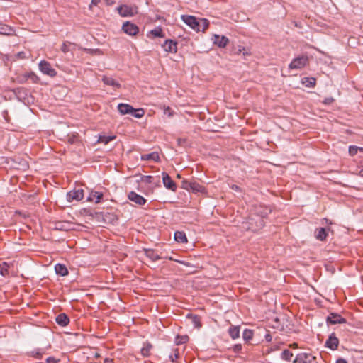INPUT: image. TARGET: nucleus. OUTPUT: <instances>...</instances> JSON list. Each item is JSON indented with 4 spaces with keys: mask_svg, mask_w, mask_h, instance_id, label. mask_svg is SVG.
<instances>
[{
    "mask_svg": "<svg viewBox=\"0 0 363 363\" xmlns=\"http://www.w3.org/2000/svg\"><path fill=\"white\" fill-rule=\"evenodd\" d=\"M181 18L186 25L197 32H204L209 26V21L206 18L198 19L195 16L188 15H182Z\"/></svg>",
    "mask_w": 363,
    "mask_h": 363,
    "instance_id": "1",
    "label": "nucleus"
},
{
    "mask_svg": "<svg viewBox=\"0 0 363 363\" xmlns=\"http://www.w3.org/2000/svg\"><path fill=\"white\" fill-rule=\"evenodd\" d=\"M263 215L257 216L255 218L251 217L246 223H242V228L257 231L264 225Z\"/></svg>",
    "mask_w": 363,
    "mask_h": 363,
    "instance_id": "2",
    "label": "nucleus"
},
{
    "mask_svg": "<svg viewBox=\"0 0 363 363\" xmlns=\"http://www.w3.org/2000/svg\"><path fill=\"white\" fill-rule=\"evenodd\" d=\"M294 363H318L316 357L310 353H300L296 355Z\"/></svg>",
    "mask_w": 363,
    "mask_h": 363,
    "instance_id": "3",
    "label": "nucleus"
},
{
    "mask_svg": "<svg viewBox=\"0 0 363 363\" xmlns=\"http://www.w3.org/2000/svg\"><path fill=\"white\" fill-rule=\"evenodd\" d=\"M308 62V57L301 56L293 60L289 64V68L291 69H300L304 67Z\"/></svg>",
    "mask_w": 363,
    "mask_h": 363,
    "instance_id": "4",
    "label": "nucleus"
},
{
    "mask_svg": "<svg viewBox=\"0 0 363 363\" xmlns=\"http://www.w3.org/2000/svg\"><path fill=\"white\" fill-rule=\"evenodd\" d=\"M39 69L44 74L50 77H55L57 74V72L53 69L50 64L45 61L42 60L39 63Z\"/></svg>",
    "mask_w": 363,
    "mask_h": 363,
    "instance_id": "5",
    "label": "nucleus"
},
{
    "mask_svg": "<svg viewBox=\"0 0 363 363\" xmlns=\"http://www.w3.org/2000/svg\"><path fill=\"white\" fill-rule=\"evenodd\" d=\"M66 197L68 202H72L74 200L79 201L84 197V191L82 189H74L69 191Z\"/></svg>",
    "mask_w": 363,
    "mask_h": 363,
    "instance_id": "6",
    "label": "nucleus"
},
{
    "mask_svg": "<svg viewBox=\"0 0 363 363\" xmlns=\"http://www.w3.org/2000/svg\"><path fill=\"white\" fill-rule=\"evenodd\" d=\"M118 13L123 17L133 16L137 13L136 8H133L127 5H122L117 8Z\"/></svg>",
    "mask_w": 363,
    "mask_h": 363,
    "instance_id": "7",
    "label": "nucleus"
},
{
    "mask_svg": "<svg viewBox=\"0 0 363 363\" xmlns=\"http://www.w3.org/2000/svg\"><path fill=\"white\" fill-rule=\"evenodd\" d=\"M326 322L328 324L334 325L346 323L347 320L338 313H330L326 318Z\"/></svg>",
    "mask_w": 363,
    "mask_h": 363,
    "instance_id": "8",
    "label": "nucleus"
},
{
    "mask_svg": "<svg viewBox=\"0 0 363 363\" xmlns=\"http://www.w3.org/2000/svg\"><path fill=\"white\" fill-rule=\"evenodd\" d=\"M122 30L124 33L129 35H135L139 32L138 27L129 21H127L123 23L122 26Z\"/></svg>",
    "mask_w": 363,
    "mask_h": 363,
    "instance_id": "9",
    "label": "nucleus"
},
{
    "mask_svg": "<svg viewBox=\"0 0 363 363\" xmlns=\"http://www.w3.org/2000/svg\"><path fill=\"white\" fill-rule=\"evenodd\" d=\"M162 181L164 186L172 191H175L177 189V185L175 182L171 179L168 174L162 173Z\"/></svg>",
    "mask_w": 363,
    "mask_h": 363,
    "instance_id": "10",
    "label": "nucleus"
},
{
    "mask_svg": "<svg viewBox=\"0 0 363 363\" xmlns=\"http://www.w3.org/2000/svg\"><path fill=\"white\" fill-rule=\"evenodd\" d=\"M339 345V340L334 333H331L325 342V347L333 350H337Z\"/></svg>",
    "mask_w": 363,
    "mask_h": 363,
    "instance_id": "11",
    "label": "nucleus"
},
{
    "mask_svg": "<svg viewBox=\"0 0 363 363\" xmlns=\"http://www.w3.org/2000/svg\"><path fill=\"white\" fill-rule=\"evenodd\" d=\"M128 199L138 205L143 206L147 202L146 199L141 195L138 194L135 191H130L128 195Z\"/></svg>",
    "mask_w": 363,
    "mask_h": 363,
    "instance_id": "12",
    "label": "nucleus"
},
{
    "mask_svg": "<svg viewBox=\"0 0 363 363\" xmlns=\"http://www.w3.org/2000/svg\"><path fill=\"white\" fill-rule=\"evenodd\" d=\"M213 43L217 45L220 48H225L229 42V40L225 36H220L218 35H214L213 38Z\"/></svg>",
    "mask_w": 363,
    "mask_h": 363,
    "instance_id": "13",
    "label": "nucleus"
},
{
    "mask_svg": "<svg viewBox=\"0 0 363 363\" xmlns=\"http://www.w3.org/2000/svg\"><path fill=\"white\" fill-rule=\"evenodd\" d=\"M162 47L166 52H176L177 50V43L172 40H166Z\"/></svg>",
    "mask_w": 363,
    "mask_h": 363,
    "instance_id": "14",
    "label": "nucleus"
},
{
    "mask_svg": "<svg viewBox=\"0 0 363 363\" xmlns=\"http://www.w3.org/2000/svg\"><path fill=\"white\" fill-rule=\"evenodd\" d=\"M118 110L122 115H125L133 114V111H135V108L127 104H119L118 105Z\"/></svg>",
    "mask_w": 363,
    "mask_h": 363,
    "instance_id": "15",
    "label": "nucleus"
},
{
    "mask_svg": "<svg viewBox=\"0 0 363 363\" xmlns=\"http://www.w3.org/2000/svg\"><path fill=\"white\" fill-rule=\"evenodd\" d=\"M145 256L149 258L151 261H157L162 257L152 249H144Z\"/></svg>",
    "mask_w": 363,
    "mask_h": 363,
    "instance_id": "16",
    "label": "nucleus"
},
{
    "mask_svg": "<svg viewBox=\"0 0 363 363\" xmlns=\"http://www.w3.org/2000/svg\"><path fill=\"white\" fill-rule=\"evenodd\" d=\"M56 323L60 326H66L69 323V318L65 313H60L55 318Z\"/></svg>",
    "mask_w": 363,
    "mask_h": 363,
    "instance_id": "17",
    "label": "nucleus"
},
{
    "mask_svg": "<svg viewBox=\"0 0 363 363\" xmlns=\"http://www.w3.org/2000/svg\"><path fill=\"white\" fill-rule=\"evenodd\" d=\"M55 271L57 274H59L60 276H66L68 274V270L65 265L62 264H57L55 266Z\"/></svg>",
    "mask_w": 363,
    "mask_h": 363,
    "instance_id": "18",
    "label": "nucleus"
},
{
    "mask_svg": "<svg viewBox=\"0 0 363 363\" xmlns=\"http://www.w3.org/2000/svg\"><path fill=\"white\" fill-rule=\"evenodd\" d=\"M141 160L158 162L160 160V156L157 152H153L149 154L143 155L141 156Z\"/></svg>",
    "mask_w": 363,
    "mask_h": 363,
    "instance_id": "19",
    "label": "nucleus"
},
{
    "mask_svg": "<svg viewBox=\"0 0 363 363\" xmlns=\"http://www.w3.org/2000/svg\"><path fill=\"white\" fill-rule=\"evenodd\" d=\"M103 197V194L98 191H91L87 199L88 201H94L96 203L100 202L101 198Z\"/></svg>",
    "mask_w": 363,
    "mask_h": 363,
    "instance_id": "20",
    "label": "nucleus"
},
{
    "mask_svg": "<svg viewBox=\"0 0 363 363\" xmlns=\"http://www.w3.org/2000/svg\"><path fill=\"white\" fill-rule=\"evenodd\" d=\"M174 240L179 243L187 242V238L186 234L182 231H176L174 233Z\"/></svg>",
    "mask_w": 363,
    "mask_h": 363,
    "instance_id": "21",
    "label": "nucleus"
},
{
    "mask_svg": "<svg viewBox=\"0 0 363 363\" xmlns=\"http://www.w3.org/2000/svg\"><path fill=\"white\" fill-rule=\"evenodd\" d=\"M102 80H103L104 83L106 85L112 86L114 88H120L121 87V84L118 82L114 80L112 77H104Z\"/></svg>",
    "mask_w": 363,
    "mask_h": 363,
    "instance_id": "22",
    "label": "nucleus"
},
{
    "mask_svg": "<svg viewBox=\"0 0 363 363\" xmlns=\"http://www.w3.org/2000/svg\"><path fill=\"white\" fill-rule=\"evenodd\" d=\"M190 191L193 193H204L205 187L196 182H192Z\"/></svg>",
    "mask_w": 363,
    "mask_h": 363,
    "instance_id": "23",
    "label": "nucleus"
},
{
    "mask_svg": "<svg viewBox=\"0 0 363 363\" xmlns=\"http://www.w3.org/2000/svg\"><path fill=\"white\" fill-rule=\"evenodd\" d=\"M327 232L324 228H320L316 230L315 231V238L319 240H324L327 237Z\"/></svg>",
    "mask_w": 363,
    "mask_h": 363,
    "instance_id": "24",
    "label": "nucleus"
},
{
    "mask_svg": "<svg viewBox=\"0 0 363 363\" xmlns=\"http://www.w3.org/2000/svg\"><path fill=\"white\" fill-rule=\"evenodd\" d=\"M301 82L306 87H313L315 84L316 79L314 77H303Z\"/></svg>",
    "mask_w": 363,
    "mask_h": 363,
    "instance_id": "25",
    "label": "nucleus"
},
{
    "mask_svg": "<svg viewBox=\"0 0 363 363\" xmlns=\"http://www.w3.org/2000/svg\"><path fill=\"white\" fill-rule=\"evenodd\" d=\"M229 335L233 339H236L240 336V326H232L228 330Z\"/></svg>",
    "mask_w": 363,
    "mask_h": 363,
    "instance_id": "26",
    "label": "nucleus"
},
{
    "mask_svg": "<svg viewBox=\"0 0 363 363\" xmlns=\"http://www.w3.org/2000/svg\"><path fill=\"white\" fill-rule=\"evenodd\" d=\"M152 348V345L149 343L146 342L143 345V347L141 348V354L143 357H148L150 354V350Z\"/></svg>",
    "mask_w": 363,
    "mask_h": 363,
    "instance_id": "27",
    "label": "nucleus"
},
{
    "mask_svg": "<svg viewBox=\"0 0 363 363\" xmlns=\"http://www.w3.org/2000/svg\"><path fill=\"white\" fill-rule=\"evenodd\" d=\"M13 30L11 27L6 25H0V34L10 35L13 33Z\"/></svg>",
    "mask_w": 363,
    "mask_h": 363,
    "instance_id": "28",
    "label": "nucleus"
},
{
    "mask_svg": "<svg viewBox=\"0 0 363 363\" xmlns=\"http://www.w3.org/2000/svg\"><path fill=\"white\" fill-rule=\"evenodd\" d=\"M358 151L363 152V147H357L355 145H351L349 147V154L351 156L355 155Z\"/></svg>",
    "mask_w": 363,
    "mask_h": 363,
    "instance_id": "29",
    "label": "nucleus"
},
{
    "mask_svg": "<svg viewBox=\"0 0 363 363\" xmlns=\"http://www.w3.org/2000/svg\"><path fill=\"white\" fill-rule=\"evenodd\" d=\"M115 136H99L98 142L104 144H108L111 140L115 139Z\"/></svg>",
    "mask_w": 363,
    "mask_h": 363,
    "instance_id": "30",
    "label": "nucleus"
},
{
    "mask_svg": "<svg viewBox=\"0 0 363 363\" xmlns=\"http://www.w3.org/2000/svg\"><path fill=\"white\" fill-rule=\"evenodd\" d=\"M189 340L187 335H177L176 337L175 342L177 345H182L186 343Z\"/></svg>",
    "mask_w": 363,
    "mask_h": 363,
    "instance_id": "31",
    "label": "nucleus"
},
{
    "mask_svg": "<svg viewBox=\"0 0 363 363\" xmlns=\"http://www.w3.org/2000/svg\"><path fill=\"white\" fill-rule=\"evenodd\" d=\"M253 332L251 330L245 329L243 331L242 337L245 341H249L252 338Z\"/></svg>",
    "mask_w": 363,
    "mask_h": 363,
    "instance_id": "32",
    "label": "nucleus"
},
{
    "mask_svg": "<svg viewBox=\"0 0 363 363\" xmlns=\"http://www.w3.org/2000/svg\"><path fill=\"white\" fill-rule=\"evenodd\" d=\"M144 113H145V111L143 108H138V109L135 108V111H133V114H131V115L137 118H140L144 116Z\"/></svg>",
    "mask_w": 363,
    "mask_h": 363,
    "instance_id": "33",
    "label": "nucleus"
},
{
    "mask_svg": "<svg viewBox=\"0 0 363 363\" xmlns=\"http://www.w3.org/2000/svg\"><path fill=\"white\" fill-rule=\"evenodd\" d=\"M281 357L283 359H284L287 361H290L291 357H293V354L289 350H284L282 352Z\"/></svg>",
    "mask_w": 363,
    "mask_h": 363,
    "instance_id": "34",
    "label": "nucleus"
},
{
    "mask_svg": "<svg viewBox=\"0 0 363 363\" xmlns=\"http://www.w3.org/2000/svg\"><path fill=\"white\" fill-rule=\"evenodd\" d=\"M192 182L184 179L182 182V188L190 191Z\"/></svg>",
    "mask_w": 363,
    "mask_h": 363,
    "instance_id": "35",
    "label": "nucleus"
},
{
    "mask_svg": "<svg viewBox=\"0 0 363 363\" xmlns=\"http://www.w3.org/2000/svg\"><path fill=\"white\" fill-rule=\"evenodd\" d=\"M150 33L154 36V37H163V35H162V30L160 28H157L154 30H152L150 31Z\"/></svg>",
    "mask_w": 363,
    "mask_h": 363,
    "instance_id": "36",
    "label": "nucleus"
},
{
    "mask_svg": "<svg viewBox=\"0 0 363 363\" xmlns=\"http://www.w3.org/2000/svg\"><path fill=\"white\" fill-rule=\"evenodd\" d=\"M67 223L58 222L55 224V228L57 230H67Z\"/></svg>",
    "mask_w": 363,
    "mask_h": 363,
    "instance_id": "37",
    "label": "nucleus"
},
{
    "mask_svg": "<svg viewBox=\"0 0 363 363\" xmlns=\"http://www.w3.org/2000/svg\"><path fill=\"white\" fill-rule=\"evenodd\" d=\"M72 45L71 43H64L62 45L61 50L63 52L66 53L69 51V46Z\"/></svg>",
    "mask_w": 363,
    "mask_h": 363,
    "instance_id": "38",
    "label": "nucleus"
},
{
    "mask_svg": "<svg viewBox=\"0 0 363 363\" xmlns=\"http://www.w3.org/2000/svg\"><path fill=\"white\" fill-rule=\"evenodd\" d=\"M8 272V265L6 263H4L2 266L0 265V274L5 276Z\"/></svg>",
    "mask_w": 363,
    "mask_h": 363,
    "instance_id": "39",
    "label": "nucleus"
},
{
    "mask_svg": "<svg viewBox=\"0 0 363 363\" xmlns=\"http://www.w3.org/2000/svg\"><path fill=\"white\" fill-rule=\"evenodd\" d=\"M192 323L194 325L196 328L201 327L200 319L198 316H194L192 318Z\"/></svg>",
    "mask_w": 363,
    "mask_h": 363,
    "instance_id": "40",
    "label": "nucleus"
},
{
    "mask_svg": "<svg viewBox=\"0 0 363 363\" xmlns=\"http://www.w3.org/2000/svg\"><path fill=\"white\" fill-rule=\"evenodd\" d=\"M153 177L152 176H150V175H147V176H143L142 177V181L145 182V183H152V180Z\"/></svg>",
    "mask_w": 363,
    "mask_h": 363,
    "instance_id": "41",
    "label": "nucleus"
},
{
    "mask_svg": "<svg viewBox=\"0 0 363 363\" xmlns=\"http://www.w3.org/2000/svg\"><path fill=\"white\" fill-rule=\"evenodd\" d=\"M179 353L178 350L177 349L174 351L173 354L169 355V358L172 359V362H174V359H177L179 357Z\"/></svg>",
    "mask_w": 363,
    "mask_h": 363,
    "instance_id": "42",
    "label": "nucleus"
},
{
    "mask_svg": "<svg viewBox=\"0 0 363 363\" xmlns=\"http://www.w3.org/2000/svg\"><path fill=\"white\" fill-rule=\"evenodd\" d=\"M32 356L35 357L37 358H41L42 353L38 350H34L31 352Z\"/></svg>",
    "mask_w": 363,
    "mask_h": 363,
    "instance_id": "43",
    "label": "nucleus"
},
{
    "mask_svg": "<svg viewBox=\"0 0 363 363\" xmlns=\"http://www.w3.org/2000/svg\"><path fill=\"white\" fill-rule=\"evenodd\" d=\"M334 101L333 98L332 97H328V98H325L323 101V103L326 105H329L331 103H333V101Z\"/></svg>",
    "mask_w": 363,
    "mask_h": 363,
    "instance_id": "44",
    "label": "nucleus"
},
{
    "mask_svg": "<svg viewBox=\"0 0 363 363\" xmlns=\"http://www.w3.org/2000/svg\"><path fill=\"white\" fill-rule=\"evenodd\" d=\"M46 363H58V360H56L54 357H50L46 359Z\"/></svg>",
    "mask_w": 363,
    "mask_h": 363,
    "instance_id": "45",
    "label": "nucleus"
},
{
    "mask_svg": "<svg viewBox=\"0 0 363 363\" xmlns=\"http://www.w3.org/2000/svg\"><path fill=\"white\" fill-rule=\"evenodd\" d=\"M242 349V346L241 345H234L233 347V350L235 352H238L241 350Z\"/></svg>",
    "mask_w": 363,
    "mask_h": 363,
    "instance_id": "46",
    "label": "nucleus"
},
{
    "mask_svg": "<svg viewBox=\"0 0 363 363\" xmlns=\"http://www.w3.org/2000/svg\"><path fill=\"white\" fill-rule=\"evenodd\" d=\"M272 335L269 333H267L266 335H265V340H267V342H271L272 341Z\"/></svg>",
    "mask_w": 363,
    "mask_h": 363,
    "instance_id": "47",
    "label": "nucleus"
},
{
    "mask_svg": "<svg viewBox=\"0 0 363 363\" xmlns=\"http://www.w3.org/2000/svg\"><path fill=\"white\" fill-rule=\"evenodd\" d=\"M336 363H347V362L342 358L337 359Z\"/></svg>",
    "mask_w": 363,
    "mask_h": 363,
    "instance_id": "48",
    "label": "nucleus"
},
{
    "mask_svg": "<svg viewBox=\"0 0 363 363\" xmlns=\"http://www.w3.org/2000/svg\"><path fill=\"white\" fill-rule=\"evenodd\" d=\"M174 261L177 262H179L180 264H184L186 266H188V264H186L185 262L179 260V259H177V258H175V260H174Z\"/></svg>",
    "mask_w": 363,
    "mask_h": 363,
    "instance_id": "49",
    "label": "nucleus"
},
{
    "mask_svg": "<svg viewBox=\"0 0 363 363\" xmlns=\"http://www.w3.org/2000/svg\"><path fill=\"white\" fill-rule=\"evenodd\" d=\"M231 189L235 190V191H239L240 190L239 186H237V185H232Z\"/></svg>",
    "mask_w": 363,
    "mask_h": 363,
    "instance_id": "50",
    "label": "nucleus"
},
{
    "mask_svg": "<svg viewBox=\"0 0 363 363\" xmlns=\"http://www.w3.org/2000/svg\"><path fill=\"white\" fill-rule=\"evenodd\" d=\"M104 363H113V359H108V358H106L104 359Z\"/></svg>",
    "mask_w": 363,
    "mask_h": 363,
    "instance_id": "51",
    "label": "nucleus"
},
{
    "mask_svg": "<svg viewBox=\"0 0 363 363\" xmlns=\"http://www.w3.org/2000/svg\"><path fill=\"white\" fill-rule=\"evenodd\" d=\"M18 56L19 57H21V58H23L25 56H24V52H20L18 53Z\"/></svg>",
    "mask_w": 363,
    "mask_h": 363,
    "instance_id": "52",
    "label": "nucleus"
},
{
    "mask_svg": "<svg viewBox=\"0 0 363 363\" xmlns=\"http://www.w3.org/2000/svg\"><path fill=\"white\" fill-rule=\"evenodd\" d=\"M99 1L100 0H92L91 1V4L96 5L99 2Z\"/></svg>",
    "mask_w": 363,
    "mask_h": 363,
    "instance_id": "53",
    "label": "nucleus"
},
{
    "mask_svg": "<svg viewBox=\"0 0 363 363\" xmlns=\"http://www.w3.org/2000/svg\"><path fill=\"white\" fill-rule=\"evenodd\" d=\"M164 258L172 261L175 260V258H174L173 257H165Z\"/></svg>",
    "mask_w": 363,
    "mask_h": 363,
    "instance_id": "54",
    "label": "nucleus"
}]
</instances>
